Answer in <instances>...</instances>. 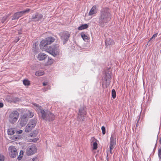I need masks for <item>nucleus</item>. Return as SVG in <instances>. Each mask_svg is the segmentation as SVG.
Here are the masks:
<instances>
[{
	"instance_id": "18",
	"label": "nucleus",
	"mask_w": 161,
	"mask_h": 161,
	"mask_svg": "<svg viewBox=\"0 0 161 161\" xmlns=\"http://www.w3.org/2000/svg\"><path fill=\"white\" fill-rule=\"evenodd\" d=\"M44 74V72L42 70H38L36 72L35 75L37 76H40L43 75Z\"/></svg>"
},
{
	"instance_id": "16",
	"label": "nucleus",
	"mask_w": 161,
	"mask_h": 161,
	"mask_svg": "<svg viewBox=\"0 0 161 161\" xmlns=\"http://www.w3.org/2000/svg\"><path fill=\"white\" fill-rule=\"evenodd\" d=\"M110 81V76L106 75L105 77V80L103 82V85L105 84V87H107L109 85Z\"/></svg>"
},
{
	"instance_id": "25",
	"label": "nucleus",
	"mask_w": 161,
	"mask_h": 161,
	"mask_svg": "<svg viewBox=\"0 0 161 161\" xmlns=\"http://www.w3.org/2000/svg\"><path fill=\"white\" fill-rule=\"evenodd\" d=\"M8 16V15L5 16L1 20V22L2 23H3L5 22V21H6Z\"/></svg>"
},
{
	"instance_id": "39",
	"label": "nucleus",
	"mask_w": 161,
	"mask_h": 161,
	"mask_svg": "<svg viewBox=\"0 0 161 161\" xmlns=\"http://www.w3.org/2000/svg\"><path fill=\"white\" fill-rule=\"evenodd\" d=\"M3 106V103L0 102V108H2Z\"/></svg>"
},
{
	"instance_id": "44",
	"label": "nucleus",
	"mask_w": 161,
	"mask_h": 161,
	"mask_svg": "<svg viewBox=\"0 0 161 161\" xmlns=\"http://www.w3.org/2000/svg\"><path fill=\"white\" fill-rule=\"evenodd\" d=\"M18 33H19V34H21V32H19Z\"/></svg>"
},
{
	"instance_id": "21",
	"label": "nucleus",
	"mask_w": 161,
	"mask_h": 161,
	"mask_svg": "<svg viewBox=\"0 0 161 161\" xmlns=\"http://www.w3.org/2000/svg\"><path fill=\"white\" fill-rule=\"evenodd\" d=\"M81 36L83 39V40L85 41H86V40H88V36L85 35L84 33L82 32L81 34Z\"/></svg>"
},
{
	"instance_id": "10",
	"label": "nucleus",
	"mask_w": 161,
	"mask_h": 161,
	"mask_svg": "<svg viewBox=\"0 0 161 161\" xmlns=\"http://www.w3.org/2000/svg\"><path fill=\"white\" fill-rule=\"evenodd\" d=\"M28 119V115L27 114L21 115L19 121L20 125L22 127L25 126L27 123Z\"/></svg>"
},
{
	"instance_id": "23",
	"label": "nucleus",
	"mask_w": 161,
	"mask_h": 161,
	"mask_svg": "<svg viewBox=\"0 0 161 161\" xmlns=\"http://www.w3.org/2000/svg\"><path fill=\"white\" fill-rule=\"evenodd\" d=\"M23 83L25 86H29L30 84V81L27 80H24L23 81Z\"/></svg>"
},
{
	"instance_id": "43",
	"label": "nucleus",
	"mask_w": 161,
	"mask_h": 161,
	"mask_svg": "<svg viewBox=\"0 0 161 161\" xmlns=\"http://www.w3.org/2000/svg\"><path fill=\"white\" fill-rule=\"evenodd\" d=\"M160 144L161 145V138H160Z\"/></svg>"
},
{
	"instance_id": "30",
	"label": "nucleus",
	"mask_w": 161,
	"mask_h": 161,
	"mask_svg": "<svg viewBox=\"0 0 161 161\" xmlns=\"http://www.w3.org/2000/svg\"><path fill=\"white\" fill-rule=\"evenodd\" d=\"M28 113L29 114V116L30 117H32L34 116V113L30 112V111H28Z\"/></svg>"
},
{
	"instance_id": "33",
	"label": "nucleus",
	"mask_w": 161,
	"mask_h": 161,
	"mask_svg": "<svg viewBox=\"0 0 161 161\" xmlns=\"http://www.w3.org/2000/svg\"><path fill=\"white\" fill-rule=\"evenodd\" d=\"M39 139L38 138H34L32 139H31L30 142H37L38 140Z\"/></svg>"
},
{
	"instance_id": "11",
	"label": "nucleus",
	"mask_w": 161,
	"mask_h": 161,
	"mask_svg": "<svg viewBox=\"0 0 161 161\" xmlns=\"http://www.w3.org/2000/svg\"><path fill=\"white\" fill-rule=\"evenodd\" d=\"M30 11L29 9L27 8L26 10H23L20 12H16L14 14L12 19V20L18 19L19 17H21L23 14L28 13Z\"/></svg>"
},
{
	"instance_id": "42",
	"label": "nucleus",
	"mask_w": 161,
	"mask_h": 161,
	"mask_svg": "<svg viewBox=\"0 0 161 161\" xmlns=\"http://www.w3.org/2000/svg\"><path fill=\"white\" fill-rule=\"evenodd\" d=\"M19 40V38H18L17 39V41H16V42H17Z\"/></svg>"
},
{
	"instance_id": "14",
	"label": "nucleus",
	"mask_w": 161,
	"mask_h": 161,
	"mask_svg": "<svg viewBox=\"0 0 161 161\" xmlns=\"http://www.w3.org/2000/svg\"><path fill=\"white\" fill-rule=\"evenodd\" d=\"M69 37L70 34L67 32H64L62 34L61 38L64 44H65L68 41Z\"/></svg>"
},
{
	"instance_id": "22",
	"label": "nucleus",
	"mask_w": 161,
	"mask_h": 161,
	"mask_svg": "<svg viewBox=\"0 0 161 161\" xmlns=\"http://www.w3.org/2000/svg\"><path fill=\"white\" fill-rule=\"evenodd\" d=\"M7 132L8 134L10 135H13L15 133L14 131L13 128L9 129Z\"/></svg>"
},
{
	"instance_id": "40",
	"label": "nucleus",
	"mask_w": 161,
	"mask_h": 161,
	"mask_svg": "<svg viewBox=\"0 0 161 161\" xmlns=\"http://www.w3.org/2000/svg\"><path fill=\"white\" fill-rule=\"evenodd\" d=\"M47 84V82H43V85L44 86H46Z\"/></svg>"
},
{
	"instance_id": "5",
	"label": "nucleus",
	"mask_w": 161,
	"mask_h": 161,
	"mask_svg": "<svg viewBox=\"0 0 161 161\" xmlns=\"http://www.w3.org/2000/svg\"><path fill=\"white\" fill-rule=\"evenodd\" d=\"M36 119L31 120L25 127V131L26 132L31 131L35 126L36 123Z\"/></svg>"
},
{
	"instance_id": "28",
	"label": "nucleus",
	"mask_w": 161,
	"mask_h": 161,
	"mask_svg": "<svg viewBox=\"0 0 161 161\" xmlns=\"http://www.w3.org/2000/svg\"><path fill=\"white\" fill-rule=\"evenodd\" d=\"M37 134V132L36 130L34 131H33V133H32V135H31V137H35L36 136Z\"/></svg>"
},
{
	"instance_id": "35",
	"label": "nucleus",
	"mask_w": 161,
	"mask_h": 161,
	"mask_svg": "<svg viewBox=\"0 0 161 161\" xmlns=\"http://www.w3.org/2000/svg\"><path fill=\"white\" fill-rule=\"evenodd\" d=\"M157 35H158V33H156L154 34L153 35L152 37L151 38V39H152L153 38H155V37H156L157 36Z\"/></svg>"
},
{
	"instance_id": "20",
	"label": "nucleus",
	"mask_w": 161,
	"mask_h": 161,
	"mask_svg": "<svg viewBox=\"0 0 161 161\" xmlns=\"http://www.w3.org/2000/svg\"><path fill=\"white\" fill-rule=\"evenodd\" d=\"M105 43L106 45H112L114 43V42L113 40L108 39L106 40Z\"/></svg>"
},
{
	"instance_id": "6",
	"label": "nucleus",
	"mask_w": 161,
	"mask_h": 161,
	"mask_svg": "<svg viewBox=\"0 0 161 161\" xmlns=\"http://www.w3.org/2000/svg\"><path fill=\"white\" fill-rule=\"evenodd\" d=\"M84 107H80L79 109L78 119L80 120L84 121L85 119V116L86 114V112Z\"/></svg>"
},
{
	"instance_id": "17",
	"label": "nucleus",
	"mask_w": 161,
	"mask_h": 161,
	"mask_svg": "<svg viewBox=\"0 0 161 161\" xmlns=\"http://www.w3.org/2000/svg\"><path fill=\"white\" fill-rule=\"evenodd\" d=\"M47 57V55L44 53H39L37 56V59L40 61L44 60Z\"/></svg>"
},
{
	"instance_id": "36",
	"label": "nucleus",
	"mask_w": 161,
	"mask_h": 161,
	"mask_svg": "<svg viewBox=\"0 0 161 161\" xmlns=\"http://www.w3.org/2000/svg\"><path fill=\"white\" fill-rule=\"evenodd\" d=\"M23 131L22 130H20L17 132V134H20L22 133Z\"/></svg>"
},
{
	"instance_id": "19",
	"label": "nucleus",
	"mask_w": 161,
	"mask_h": 161,
	"mask_svg": "<svg viewBox=\"0 0 161 161\" xmlns=\"http://www.w3.org/2000/svg\"><path fill=\"white\" fill-rule=\"evenodd\" d=\"M88 26V25L86 24L82 25L79 27L78 28V29L79 30H81L87 28Z\"/></svg>"
},
{
	"instance_id": "29",
	"label": "nucleus",
	"mask_w": 161,
	"mask_h": 161,
	"mask_svg": "<svg viewBox=\"0 0 161 161\" xmlns=\"http://www.w3.org/2000/svg\"><path fill=\"white\" fill-rule=\"evenodd\" d=\"M101 129L102 131L103 134V135L105 134L106 133L105 127L104 126H102L101 128Z\"/></svg>"
},
{
	"instance_id": "8",
	"label": "nucleus",
	"mask_w": 161,
	"mask_h": 161,
	"mask_svg": "<svg viewBox=\"0 0 161 161\" xmlns=\"http://www.w3.org/2000/svg\"><path fill=\"white\" fill-rule=\"evenodd\" d=\"M37 150L36 147L34 144H31L27 148V154L28 156L31 155L35 153Z\"/></svg>"
},
{
	"instance_id": "24",
	"label": "nucleus",
	"mask_w": 161,
	"mask_h": 161,
	"mask_svg": "<svg viewBox=\"0 0 161 161\" xmlns=\"http://www.w3.org/2000/svg\"><path fill=\"white\" fill-rule=\"evenodd\" d=\"M112 97L113 99H114L116 97V92L114 89H113L112 91Z\"/></svg>"
},
{
	"instance_id": "7",
	"label": "nucleus",
	"mask_w": 161,
	"mask_h": 161,
	"mask_svg": "<svg viewBox=\"0 0 161 161\" xmlns=\"http://www.w3.org/2000/svg\"><path fill=\"white\" fill-rule=\"evenodd\" d=\"M55 39L54 38L50 36L46 38L45 40H42L40 43V45L43 47L50 44L53 42Z\"/></svg>"
},
{
	"instance_id": "2",
	"label": "nucleus",
	"mask_w": 161,
	"mask_h": 161,
	"mask_svg": "<svg viewBox=\"0 0 161 161\" xmlns=\"http://www.w3.org/2000/svg\"><path fill=\"white\" fill-rule=\"evenodd\" d=\"M111 19V14L109 8L107 7L103 8L100 11L98 23L99 25L103 27Z\"/></svg>"
},
{
	"instance_id": "15",
	"label": "nucleus",
	"mask_w": 161,
	"mask_h": 161,
	"mask_svg": "<svg viewBox=\"0 0 161 161\" xmlns=\"http://www.w3.org/2000/svg\"><path fill=\"white\" fill-rule=\"evenodd\" d=\"M97 11V7L96 5L93 6L90 10L88 13V15L90 16L94 14H96Z\"/></svg>"
},
{
	"instance_id": "26",
	"label": "nucleus",
	"mask_w": 161,
	"mask_h": 161,
	"mask_svg": "<svg viewBox=\"0 0 161 161\" xmlns=\"http://www.w3.org/2000/svg\"><path fill=\"white\" fill-rule=\"evenodd\" d=\"M93 149L96 150L97 147V144L96 142H94L93 144Z\"/></svg>"
},
{
	"instance_id": "34",
	"label": "nucleus",
	"mask_w": 161,
	"mask_h": 161,
	"mask_svg": "<svg viewBox=\"0 0 161 161\" xmlns=\"http://www.w3.org/2000/svg\"><path fill=\"white\" fill-rule=\"evenodd\" d=\"M50 89V86H48L47 88H45L43 89V90L44 91H47L48 90Z\"/></svg>"
},
{
	"instance_id": "3",
	"label": "nucleus",
	"mask_w": 161,
	"mask_h": 161,
	"mask_svg": "<svg viewBox=\"0 0 161 161\" xmlns=\"http://www.w3.org/2000/svg\"><path fill=\"white\" fill-rule=\"evenodd\" d=\"M47 51L54 57L59 56L61 53L59 46L57 44L50 46L47 50Z\"/></svg>"
},
{
	"instance_id": "41",
	"label": "nucleus",
	"mask_w": 161,
	"mask_h": 161,
	"mask_svg": "<svg viewBox=\"0 0 161 161\" xmlns=\"http://www.w3.org/2000/svg\"><path fill=\"white\" fill-rule=\"evenodd\" d=\"M23 151H21L20 152V153H19V154H20V155H22L23 154Z\"/></svg>"
},
{
	"instance_id": "45",
	"label": "nucleus",
	"mask_w": 161,
	"mask_h": 161,
	"mask_svg": "<svg viewBox=\"0 0 161 161\" xmlns=\"http://www.w3.org/2000/svg\"><path fill=\"white\" fill-rule=\"evenodd\" d=\"M50 60L52 62H53V60L52 59H50Z\"/></svg>"
},
{
	"instance_id": "27",
	"label": "nucleus",
	"mask_w": 161,
	"mask_h": 161,
	"mask_svg": "<svg viewBox=\"0 0 161 161\" xmlns=\"http://www.w3.org/2000/svg\"><path fill=\"white\" fill-rule=\"evenodd\" d=\"M10 138L11 140L16 141L18 139H19V138H18V137L16 136H13L11 137Z\"/></svg>"
},
{
	"instance_id": "1",
	"label": "nucleus",
	"mask_w": 161,
	"mask_h": 161,
	"mask_svg": "<svg viewBox=\"0 0 161 161\" xmlns=\"http://www.w3.org/2000/svg\"><path fill=\"white\" fill-rule=\"evenodd\" d=\"M33 108L38 113L39 116L46 121H50L55 119V116L49 111H45L41 106L36 103H33Z\"/></svg>"
},
{
	"instance_id": "31",
	"label": "nucleus",
	"mask_w": 161,
	"mask_h": 161,
	"mask_svg": "<svg viewBox=\"0 0 161 161\" xmlns=\"http://www.w3.org/2000/svg\"><path fill=\"white\" fill-rule=\"evenodd\" d=\"M158 154L159 158L161 159V148L158 150Z\"/></svg>"
},
{
	"instance_id": "12",
	"label": "nucleus",
	"mask_w": 161,
	"mask_h": 161,
	"mask_svg": "<svg viewBox=\"0 0 161 161\" xmlns=\"http://www.w3.org/2000/svg\"><path fill=\"white\" fill-rule=\"evenodd\" d=\"M116 144V138L114 134H112L110 138L109 151L111 154L112 153V150Z\"/></svg>"
},
{
	"instance_id": "9",
	"label": "nucleus",
	"mask_w": 161,
	"mask_h": 161,
	"mask_svg": "<svg viewBox=\"0 0 161 161\" xmlns=\"http://www.w3.org/2000/svg\"><path fill=\"white\" fill-rule=\"evenodd\" d=\"M9 155L10 157L14 158L16 157L18 153L15 147L13 146L9 147L8 148Z\"/></svg>"
},
{
	"instance_id": "38",
	"label": "nucleus",
	"mask_w": 161,
	"mask_h": 161,
	"mask_svg": "<svg viewBox=\"0 0 161 161\" xmlns=\"http://www.w3.org/2000/svg\"><path fill=\"white\" fill-rule=\"evenodd\" d=\"M22 157V156L19 155L17 159L19 160H20Z\"/></svg>"
},
{
	"instance_id": "37",
	"label": "nucleus",
	"mask_w": 161,
	"mask_h": 161,
	"mask_svg": "<svg viewBox=\"0 0 161 161\" xmlns=\"http://www.w3.org/2000/svg\"><path fill=\"white\" fill-rule=\"evenodd\" d=\"M38 158L37 157H35L32 159L33 161H37Z\"/></svg>"
},
{
	"instance_id": "32",
	"label": "nucleus",
	"mask_w": 161,
	"mask_h": 161,
	"mask_svg": "<svg viewBox=\"0 0 161 161\" xmlns=\"http://www.w3.org/2000/svg\"><path fill=\"white\" fill-rule=\"evenodd\" d=\"M4 157L3 155L0 154V161H4Z\"/></svg>"
},
{
	"instance_id": "13",
	"label": "nucleus",
	"mask_w": 161,
	"mask_h": 161,
	"mask_svg": "<svg viewBox=\"0 0 161 161\" xmlns=\"http://www.w3.org/2000/svg\"><path fill=\"white\" fill-rule=\"evenodd\" d=\"M42 17V14L36 13L32 15L31 18L30 19L29 21H38L41 19Z\"/></svg>"
},
{
	"instance_id": "4",
	"label": "nucleus",
	"mask_w": 161,
	"mask_h": 161,
	"mask_svg": "<svg viewBox=\"0 0 161 161\" xmlns=\"http://www.w3.org/2000/svg\"><path fill=\"white\" fill-rule=\"evenodd\" d=\"M19 115V113L16 111H14L11 112L8 117L9 122L12 124L15 123L18 120Z\"/></svg>"
}]
</instances>
